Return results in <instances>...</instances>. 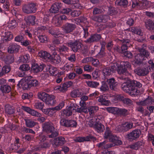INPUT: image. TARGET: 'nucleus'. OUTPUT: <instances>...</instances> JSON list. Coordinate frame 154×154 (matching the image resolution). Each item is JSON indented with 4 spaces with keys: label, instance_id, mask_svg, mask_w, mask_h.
<instances>
[{
    "label": "nucleus",
    "instance_id": "f257e3e1",
    "mask_svg": "<svg viewBox=\"0 0 154 154\" xmlns=\"http://www.w3.org/2000/svg\"><path fill=\"white\" fill-rule=\"evenodd\" d=\"M142 85L139 82L135 80H128L122 84L121 87L126 92L130 93L133 95H137L139 92L136 87L140 88Z\"/></svg>",
    "mask_w": 154,
    "mask_h": 154
},
{
    "label": "nucleus",
    "instance_id": "f03ea898",
    "mask_svg": "<svg viewBox=\"0 0 154 154\" xmlns=\"http://www.w3.org/2000/svg\"><path fill=\"white\" fill-rule=\"evenodd\" d=\"M130 66V64L128 62H122L120 64L117 63H113L110 69L112 72L116 70L119 74L126 75L128 74L127 68Z\"/></svg>",
    "mask_w": 154,
    "mask_h": 154
},
{
    "label": "nucleus",
    "instance_id": "7ed1b4c3",
    "mask_svg": "<svg viewBox=\"0 0 154 154\" xmlns=\"http://www.w3.org/2000/svg\"><path fill=\"white\" fill-rule=\"evenodd\" d=\"M42 128L44 131L48 133H51V135H48L50 138L55 137L58 135V133L55 131L54 124L51 122L44 123L43 125Z\"/></svg>",
    "mask_w": 154,
    "mask_h": 154
},
{
    "label": "nucleus",
    "instance_id": "20e7f679",
    "mask_svg": "<svg viewBox=\"0 0 154 154\" xmlns=\"http://www.w3.org/2000/svg\"><path fill=\"white\" fill-rule=\"evenodd\" d=\"M140 53L137 54L135 56L134 61L135 65H140L142 62L143 60L145 59V57H147L149 55V53L143 49H141L139 50Z\"/></svg>",
    "mask_w": 154,
    "mask_h": 154
},
{
    "label": "nucleus",
    "instance_id": "39448f33",
    "mask_svg": "<svg viewBox=\"0 0 154 154\" xmlns=\"http://www.w3.org/2000/svg\"><path fill=\"white\" fill-rule=\"evenodd\" d=\"M67 45L71 48L72 50L75 52H76L81 49L82 44L79 41L75 40L74 41L70 40L66 43Z\"/></svg>",
    "mask_w": 154,
    "mask_h": 154
},
{
    "label": "nucleus",
    "instance_id": "423d86ee",
    "mask_svg": "<svg viewBox=\"0 0 154 154\" xmlns=\"http://www.w3.org/2000/svg\"><path fill=\"white\" fill-rule=\"evenodd\" d=\"M23 12L26 14L35 13L36 11L35 4L31 3L23 5L22 8Z\"/></svg>",
    "mask_w": 154,
    "mask_h": 154
},
{
    "label": "nucleus",
    "instance_id": "0eeeda50",
    "mask_svg": "<svg viewBox=\"0 0 154 154\" xmlns=\"http://www.w3.org/2000/svg\"><path fill=\"white\" fill-rule=\"evenodd\" d=\"M140 133V131L139 130H136L133 131L127 134V138L130 141H131L134 140H136L139 137Z\"/></svg>",
    "mask_w": 154,
    "mask_h": 154
},
{
    "label": "nucleus",
    "instance_id": "6e6552de",
    "mask_svg": "<svg viewBox=\"0 0 154 154\" xmlns=\"http://www.w3.org/2000/svg\"><path fill=\"white\" fill-rule=\"evenodd\" d=\"M92 19L96 21L100 22L105 23L107 21L110 19L109 16L106 14H102L98 16L93 17Z\"/></svg>",
    "mask_w": 154,
    "mask_h": 154
},
{
    "label": "nucleus",
    "instance_id": "1a4fd4ad",
    "mask_svg": "<svg viewBox=\"0 0 154 154\" xmlns=\"http://www.w3.org/2000/svg\"><path fill=\"white\" fill-rule=\"evenodd\" d=\"M76 28V25L74 24L67 23L63 26V30L66 33L72 32Z\"/></svg>",
    "mask_w": 154,
    "mask_h": 154
},
{
    "label": "nucleus",
    "instance_id": "9d476101",
    "mask_svg": "<svg viewBox=\"0 0 154 154\" xmlns=\"http://www.w3.org/2000/svg\"><path fill=\"white\" fill-rule=\"evenodd\" d=\"M52 140V143L57 146H62L65 143V140L64 137L60 136L55 138L51 140Z\"/></svg>",
    "mask_w": 154,
    "mask_h": 154
},
{
    "label": "nucleus",
    "instance_id": "9b49d317",
    "mask_svg": "<svg viewBox=\"0 0 154 154\" xmlns=\"http://www.w3.org/2000/svg\"><path fill=\"white\" fill-rule=\"evenodd\" d=\"M134 72L140 76H145L147 75L149 71L147 68L138 67L134 70Z\"/></svg>",
    "mask_w": 154,
    "mask_h": 154
},
{
    "label": "nucleus",
    "instance_id": "f8f14e48",
    "mask_svg": "<svg viewBox=\"0 0 154 154\" xmlns=\"http://www.w3.org/2000/svg\"><path fill=\"white\" fill-rule=\"evenodd\" d=\"M101 38V36L100 34H96L91 35L90 38L85 41V42L88 43L97 42Z\"/></svg>",
    "mask_w": 154,
    "mask_h": 154
},
{
    "label": "nucleus",
    "instance_id": "ddd939ff",
    "mask_svg": "<svg viewBox=\"0 0 154 154\" xmlns=\"http://www.w3.org/2000/svg\"><path fill=\"white\" fill-rule=\"evenodd\" d=\"M122 43L121 47L122 53H124L127 50L128 47L130 46L132 44V42L129 39H122L121 40Z\"/></svg>",
    "mask_w": 154,
    "mask_h": 154
},
{
    "label": "nucleus",
    "instance_id": "4468645a",
    "mask_svg": "<svg viewBox=\"0 0 154 154\" xmlns=\"http://www.w3.org/2000/svg\"><path fill=\"white\" fill-rule=\"evenodd\" d=\"M153 102L154 100L152 97H149L145 100L137 102L136 103L138 105L145 106L151 105Z\"/></svg>",
    "mask_w": 154,
    "mask_h": 154
},
{
    "label": "nucleus",
    "instance_id": "2eb2a0df",
    "mask_svg": "<svg viewBox=\"0 0 154 154\" xmlns=\"http://www.w3.org/2000/svg\"><path fill=\"white\" fill-rule=\"evenodd\" d=\"M133 126L132 123L126 122L119 126L118 128L120 131H126L131 128Z\"/></svg>",
    "mask_w": 154,
    "mask_h": 154
},
{
    "label": "nucleus",
    "instance_id": "dca6fc26",
    "mask_svg": "<svg viewBox=\"0 0 154 154\" xmlns=\"http://www.w3.org/2000/svg\"><path fill=\"white\" fill-rule=\"evenodd\" d=\"M2 34L1 36L2 39L3 41H9L13 38V35L11 32H2Z\"/></svg>",
    "mask_w": 154,
    "mask_h": 154
},
{
    "label": "nucleus",
    "instance_id": "f3484780",
    "mask_svg": "<svg viewBox=\"0 0 154 154\" xmlns=\"http://www.w3.org/2000/svg\"><path fill=\"white\" fill-rule=\"evenodd\" d=\"M17 86L19 88H22L24 90H26L30 88L29 82H28L24 80H21L20 81Z\"/></svg>",
    "mask_w": 154,
    "mask_h": 154
},
{
    "label": "nucleus",
    "instance_id": "a211bd4d",
    "mask_svg": "<svg viewBox=\"0 0 154 154\" xmlns=\"http://www.w3.org/2000/svg\"><path fill=\"white\" fill-rule=\"evenodd\" d=\"M20 48V46L16 44H12L8 47V52L10 54L18 52Z\"/></svg>",
    "mask_w": 154,
    "mask_h": 154
},
{
    "label": "nucleus",
    "instance_id": "6ab92c4d",
    "mask_svg": "<svg viewBox=\"0 0 154 154\" xmlns=\"http://www.w3.org/2000/svg\"><path fill=\"white\" fill-rule=\"evenodd\" d=\"M45 67V66L44 64L39 66L37 64H34L32 65L31 69L34 72L37 73L42 71Z\"/></svg>",
    "mask_w": 154,
    "mask_h": 154
},
{
    "label": "nucleus",
    "instance_id": "aec40b11",
    "mask_svg": "<svg viewBox=\"0 0 154 154\" xmlns=\"http://www.w3.org/2000/svg\"><path fill=\"white\" fill-rule=\"evenodd\" d=\"M55 99V97L54 95L48 94V96L45 102L48 105H53L56 103V100Z\"/></svg>",
    "mask_w": 154,
    "mask_h": 154
},
{
    "label": "nucleus",
    "instance_id": "412c9836",
    "mask_svg": "<svg viewBox=\"0 0 154 154\" xmlns=\"http://www.w3.org/2000/svg\"><path fill=\"white\" fill-rule=\"evenodd\" d=\"M50 58L49 60L54 64H57L61 62V58L58 54H56L51 55Z\"/></svg>",
    "mask_w": 154,
    "mask_h": 154
},
{
    "label": "nucleus",
    "instance_id": "4be33fe9",
    "mask_svg": "<svg viewBox=\"0 0 154 154\" xmlns=\"http://www.w3.org/2000/svg\"><path fill=\"white\" fill-rule=\"evenodd\" d=\"M38 55L42 59L49 60L51 57L50 54L45 51H40L38 53Z\"/></svg>",
    "mask_w": 154,
    "mask_h": 154
},
{
    "label": "nucleus",
    "instance_id": "5701e85b",
    "mask_svg": "<svg viewBox=\"0 0 154 154\" xmlns=\"http://www.w3.org/2000/svg\"><path fill=\"white\" fill-rule=\"evenodd\" d=\"M60 4L57 3H55L52 5L50 9V12L54 14L57 13L60 7Z\"/></svg>",
    "mask_w": 154,
    "mask_h": 154
},
{
    "label": "nucleus",
    "instance_id": "b1692460",
    "mask_svg": "<svg viewBox=\"0 0 154 154\" xmlns=\"http://www.w3.org/2000/svg\"><path fill=\"white\" fill-rule=\"evenodd\" d=\"M35 17L33 15L28 16L25 18V20L27 24L32 25H34L35 23Z\"/></svg>",
    "mask_w": 154,
    "mask_h": 154
},
{
    "label": "nucleus",
    "instance_id": "393cba45",
    "mask_svg": "<svg viewBox=\"0 0 154 154\" xmlns=\"http://www.w3.org/2000/svg\"><path fill=\"white\" fill-rule=\"evenodd\" d=\"M111 89L115 90L117 85V83L115 82L114 78L108 79L107 81Z\"/></svg>",
    "mask_w": 154,
    "mask_h": 154
},
{
    "label": "nucleus",
    "instance_id": "a878e982",
    "mask_svg": "<svg viewBox=\"0 0 154 154\" xmlns=\"http://www.w3.org/2000/svg\"><path fill=\"white\" fill-rule=\"evenodd\" d=\"M112 134L110 129L108 127L106 128V130L104 134V137L106 139H109V141L111 140L115 136Z\"/></svg>",
    "mask_w": 154,
    "mask_h": 154
},
{
    "label": "nucleus",
    "instance_id": "bb28decb",
    "mask_svg": "<svg viewBox=\"0 0 154 154\" xmlns=\"http://www.w3.org/2000/svg\"><path fill=\"white\" fill-rule=\"evenodd\" d=\"M107 141H105L97 144V146L102 149H108L114 146L112 143H107Z\"/></svg>",
    "mask_w": 154,
    "mask_h": 154
},
{
    "label": "nucleus",
    "instance_id": "cd10ccee",
    "mask_svg": "<svg viewBox=\"0 0 154 154\" xmlns=\"http://www.w3.org/2000/svg\"><path fill=\"white\" fill-rule=\"evenodd\" d=\"M150 2L147 0H142L141 2H140L139 7L141 9H146L150 7Z\"/></svg>",
    "mask_w": 154,
    "mask_h": 154
},
{
    "label": "nucleus",
    "instance_id": "c85d7f7f",
    "mask_svg": "<svg viewBox=\"0 0 154 154\" xmlns=\"http://www.w3.org/2000/svg\"><path fill=\"white\" fill-rule=\"evenodd\" d=\"M98 132L100 133L103 131L104 129V126L100 123H96L94 128Z\"/></svg>",
    "mask_w": 154,
    "mask_h": 154
},
{
    "label": "nucleus",
    "instance_id": "c756f323",
    "mask_svg": "<svg viewBox=\"0 0 154 154\" xmlns=\"http://www.w3.org/2000/svg\"><path fill=\"white\" fill-rule=\"evenodd\" d=\"M4 60L6 64H10L14 62V57L12 55L8 54L5 57Z\"/></svg>",
    "mask_w": 154,
    "mask_h": 154
},
{
    "label": "nucleus",
    "instance_id": "7c9ffc66",
    "mask_svg": "<svg viewBox=\"0 0 154 154\" xmlns=\"http://www.w3.org/2000/svg\"><path fill=\"white\" fill-rule=\"evenodd\" d=\"M50 146V144L48 142L39 143V145L38 146H37L35 149L36 150L38 151L40 150L41 148H46Z\"/></svg>",
    "mask_w": 154,
    "mask_h": 154
},
{
    "label": "nucleus",
    "instance_id": "2f4dec72",
    "mask_svg": "<svg viewBox=\"0 0 154 154\" xmlns=\"http://www.w3.org/2000/svg\"><path fill=\"white\" fill-rule=\"evenodd\" d=\"M38 98L42 101H43L45 102L46 100V99L47 98L48 96V94L44 92H39L37 94Z\"/></svg>",
    "mask_w": 154,
    "mask_h": 154
},
{
    "label": "nucleus",
    "instance_id": "473e14b6",
    "mask_svg": "<svg viewBox=\"0 0 154 154\" xmlns=\"http://www.w3.org/2000/svg\"><path fill=\"white\" fill-rule=\"evenodd\" d=\"M86 83L88 87L92 88H97L99 85V82L93 81H86Z\"/></svg>",
    "mask_w": 154,
    "mask_h": 154
},
{
    "label": "nucleus",
    "instance_id": "72a5a7b5",
    "mask_svg": "<svg viewBox=\"0 0 154 154\" xmlns=\"http://www.w3.org/2000/svg\"><path fill=\"white\" fill-rule=\"evenodd\" d=\"M106 110L109 112L114 115H117L119 108L116 107H110L105 108Z\"/></svg>",
    "mask_w": 154,
    "mask_h": 154
},
{
    "label": "nucleus",
    "instance_id": "f704fd0d",
    "mask_svg": "<svg viewBox=\"0 0 154 154\" xmlns=\"http://www.w3.org/2000/svg\"><path fill=\"white\" fill-rule=\"evenodd\" d=\"M54 107L45 109L42 110V112L45 114L51 116L55 112Z\"/></svg>",
    "mask_w": 154,
    "mask_h": 154
},
{
    "label": "nucleus",
    "instance_id": "c9c22d12",
    "mask_svg": "<svg viewBox=\"0 0 154 154\" xmlns=\"http://www.w3.org/2000/svg\"><path fill=\"white\" fill-rule=\"evenodd\" d=\"M88 109L90 116H93L95 112L99 109V107L97 106H90L88 107Z\"/></svg>",
    "mask_w": 154,
    "mask_h": 154
},
{
    "label": "nucleus",
    "instance_id": "e433bc0d",
    "mask_svg": "<svg viewBox=\"0 0 154 154\" xmlns=\"http://www.w3.org/2000/svg\"><path fill=\"white\" fill-rule=\"evenodd\" d=\"M11 68L9 66H5L3 67L2 71L0 72V77L2 76L5 74L8 73L11 70Z\"/></svg>",
    "mask_w": 154,
    "mask_h": 154
},
{
    "label": "nucleus",
    "instance_id": "4c0bfd02",
    "mask_svg": "<svg viewBox=\"0 0 154 154\" xmlns=\"http://www.w3.org/2000/svg\"><path fill=\"white\" fill-rule=\"evenodd\" d=\"M26 122V126L29 128H32L35 126L37 123L35 122L33 120L29 119H25Z\"/></svg>",
    "mask_w": 154,
    "mask_h": 154
},
{
    "label": "nucleus",
    "instance_id": "58836bf2",
    "mask_svg": "<svg viewBox=\"0 0 154 154\" xmlns=\"http://www.w3.org/2000/svg\"><path fill=\"white\" fill-rule=\"evenodd\" d=\"M61 114L66 116H69L72 115V112L69 107L68 106L65 109L62 111Z\"/></svg>",
    "mask_w": 154,
    "mask_h": 154
},
{
    "label": "nucleus",
    "instance_id": "ea45409f",
    "mask_svg": "<svg viewBox=\"0 0 154 154\" xmlns=\"http://www.w3.org/2000/svg\"><path fill=\"white\" fill-rule=\"evenodd\" d=\"M82 93L79 92L77 90H74L70 93V96L73 98H75L77 97H80L82 96Z\"/></svg>",
    "mask_w": 154,
    "mask_h": 154
},
{
    "label": "nucleus",
    "instance_id": "a19ab883",
    "mask_svg": "<svg viewBox=\"0 0 154 154\" xmlns=\"http://www.w3.org/2000/svg\"><path fill=\"white\" fill-rule=\"evenodd\" d=\"M129 30L134 33L140 36H142L143 35V32L140 29L136 27H132L129 29Z\"/></svg>",
    "mask_w": 154,
    "mask_h": 154
},
{
    "label": "nucleus",
    "instance_id": "79ce46f5",
    "mask_svg": "<svg viewBox=\"0 0 154 154\" xmlns=\"http://www.w3.org/2000/svg\"><path fill=\"white\" fill-rule=\"evenodd\" d=\"M0 89L3 93H8L11 91V88L9 85H2L1 86Z\"/></svg>",
    "mask_w": 154,
    "mask_h": 154
},
{
    "label": "nucleus",
    "instance_id": "37998d69",
    "mask_svg": "<svg viewBox=\"0 0 154 154\" xmlns=\"http://www.w3.org/2000/svg\"><path fill=\"white\" fill-rule=\"evenodd\" d=\"M52 22L56 26H58L60 25L61 21L58 15H57L53 17Z\"/></svg>",
    "mask_w": 154,
    "mask_h": 154
},
{
    "label": "nucleus",
    "instance_id": "c03bdc74",
    "mask_svg": "<svg viewBox=\"0 0 154 154\" xmlns=\"http://www.w3.org/2000/svg\"><path fill=\"white\" fill-rule=\"evenodd\" d=\"M112 142L113 143H112L113 144V145L115 146V145H121L122 144V142L121 141L118 139L117 137L115 135L114 137L112 139H111V140L110 141Z\"/></svg>",
    "mask_w": 154,
    "mask_h": 154
},
{
    "label": "nucleus",
    "instance_id": "a18cd8bd",
    "mask_svg": "<svg viewBox=\"0 0 154 154\" xmlns=\"http://www.w3.org/2000/svg\"><path fill=\"white\" fill-rule=\"evenodd\" d=\"M145 25L148 29L151 30L154 29V23L150 20H148L145 22Z\"/></svg>",
    "mask_w": 154,
    "mask_h": 154
},
{
    "label": "nucleus",
    "instance_id": "49530a36",
    "mask_svg": "<svg viewBox=\"0 0 154 154\" xmlns=\"http://www.w3.org/2000/svg\"><path fill=\"white\" fill-rule=\"evenodd\" d=\"M5 112L8 114H11L14 113V110L13 108L9 104L6 105L5 106Z\"/></svg>",
    "mask_w": 154,
    "mask_h": 154
},
{
    "label": "nucleus",
    "instance_id": "de8ad7c7",
    "mask_svg": "<svg viewBox=\"0 0 154 154\" xmlns=\"http://www.w3.org/2000/svg\"><path fill=\"white\" fill-rule=\"evenodd\" d=\"M128 110L124 108H119L117 115L126 116L128 114Z\"/></svg>",
    "mask_w": 154,
    "mask_h": 154
},
{
    "label": "nucleus",
    "instance_id": "09e8293b",
    "mask_svg": "<svg viewBox=\"0 0 154 154\" xmlns=\"http://www.w3.org/2000/svg\"><path fill=\"white\" fill-rule=\"evenodd\" d=\"M17 25L16 21L15 20H13L9 22L8 27L10 29H13L16 28Z\"/></svg>",
    "mask_w": 154,
    "mask_h": 154
},
{
    "label": "nucleus",
    "instance_id": "8fccbe9b",
    "mask_svg": "<svg viewBox=\"0 0 154 154\" xmlns=\"http://www.w3.org/2000/svg\"><path fill=\"white\" fill-rule=\"evenodd\" d=\"M95 122L94 118L92 117L91 119H89L86 122V124L87 126H88L89 127L94 128L95 124Z\"/></svg>",
    "mask_w": 154,
    "mask_h": 154
},
{
    "label": "nucleus",
    "instance_id": "3c124183",
    "mask_svg": "<svg viewBox=\"0 0 154 154\" xmlns=\"http://www.w3.org/2000/svg\"><path fill=\"white\" fill-rule=\"evenodd\" d=\"M29 55L26 54L20 57L19 61L20 63H26L29 60Z\"/></svg>",
    "mask_w": 154,
    "mask_h": 154
},
{
    "label": "nucleus",
    "instance_id": "603ef678",
    "mask_svg": "<svg viewBox=\"0 0 154 154\" xmlns=\"http://www.w3.org/2000/svg\"><path fill=\"white\" fill-rule=\"evenodd\" d=\"M73 67L74 66L72 64H66L64 66L63 68L64 70L68 72V71L73 70Z\"/></svg>",
    "mask_w": 154,
    "mask_h": 154
},
{
    "label": "nucleus",
    "instance_id": "864d4df0",
    "mask_svg": "<svg viewBox=\"0 0 154 154\" xmlns=\"http://www.w3.org/2000/svg\"><path fill=\"white\" fill-rule=\"evenodd\" d=\"M44 103H43L38 102L35 103L34 107L36 109L41 110L42 111L44 106Z\"/></svg>",
    "mask_w": 154,
    "mask_h": 154
},
{
    "label": "nucleus",
    "instance_id": "5fc2aeb1",
    "mask_svg": "<svg viewBox=\"0 0 154 154\" xmlns=\"http://www.w3.org/2000/svg\"><path fill=\"white\" fill-rule=\"evenodd\" d=\"M112 72L110 68H106L103 70V73L106 77V76L109 75Z\"/></svg>",
    "mask_w": 154,
    "mask_h": 154
},
{
    "label": "nucleus",
    "instance_id": "6e6d98bb",
    "mask_svg": "<svg viewBox=\"0 0 154 154\" xmlns=\"http://www.w3.org/2000/svg\"><path fill=\"white\" fill-rule=\"evenodd\" d=\"M117 5L125 6L128 4L127 0H117L115 2Z\"/></svg>",
    "mask_w": 154,
    "mask_h": 154
},
{
    "label": "nucleus",
    "instance_id": "4d7b16f0",
    "mask_svg": "<svg viewBox=\"0 0 154 154\" xmlns=\"http://www.w3.org/2000/svg\"><path fill=\"white\" fill-rule=\"evenodd\" d=\"M30 69V67L29 66L26 64H23L19 67L20 69L22 71H27L29 70Z\"/></svg>",
    "mask_w": 154,
    "mask_h": 154
},
{
    "label": "nucleus",
    "instance_id": "13d9d810",
    "mask_svg": "<svg viewBox=\"0 0 154 154\" xmlns=\"http://www.w3.org/2000/svg\"><path fill=\"white\" fill-rule=\"evenodd\" d=\"M39 41L41 42H46L48 40V38L45 35H40L37 36Z\"/></svg>",
    "mask_w": 154,
    "mask_h": 154
},
{
    "label": "nucleus",
    "instance_id": "bf43d9fd",
    "mask_svg": "<svg viewBox=\"0 0 154 154\" xmlns=\"http://www.w3.org/2000/svg\"><path fill=\"white\" fill-rule=\"evenodd\" d=\"M98 101V102H100L102 104L105 105H107L109 103V101L106 100L105 98H103L102 96H100L99 97Z\"/></svg>",
    "mask_w": 154,
    "mask_h": 154
},
{
    "label": "nucleus",
    "instance_id": "052dcab7",
    "mask_svg": "<svg viewBox=\"0 0 154 154\" xmlns=\"http://www.w3.org/2000/svg\"><path fill=\"white\" fill-rule=\"evenodd\" d=\"M68 122L69 125H68V127H76L77 126V123L75 120L68 119Z\"/></svg>",
    "mask_w": 154,
    "mask_h": 154
},
{
    "label": "nucleus",
    "instance_id": "680f3d73",
    "mask_svg": "<svg viewBox=\"0 0 154 154\" xmlns=\"http://www.w3.org/2000/svg\"><path fill=\"white\" fill-rule=\"evenodd\" d=\"M68 119H62L60 121V125L66 127H68Z\"/></svg>",
    "mask_w": 154,
    "mask_h": 154
},
{
    "label": "nucleus",
    "instance_id": "e2e57ef3",
    "mask_svg": "<svg viewBox=\"0 0 154 154\" xmlns=\"http://www.w3.org/2000/svg\"><path fill=\"white\" fill-rule=\"evenodd\" d=\"M69 49L67 47L63 45L60 46L58 48V51L60 52H66L68 51Z\"/></svg>",
    "mask_w": 154,
    "mask_h": 154
},
{
    "label": "nucleus",
    "instance_id": "0e129e2a",
    "mask_svg": "<svg viewBox=\"0 0 154 154\" xmlns=\"http://www.w3.org/2000/svg\"><path fill=\"white\" fill-rule=\"evenodd\" d=\"M50 73L54 76H56L58 73V71L57 68L51 67L49 69Z\"/></svg>",
    "mask_w": 154,
    "mask_h": 154
},
{
    "label": "nucleus",
    "instance_id": "69168bd1",
    "mask_svg": "<svg viewBox=\"0 0 154 154\" xmlns=\"http://www.w3.org/2000/svg\"><path fill=\"white\" fill-rule=\"evenodd\" d=\"M29 114L33 116L37 117H39L41 116V115L40 113L32 109Z\"/></svg>",
    "mask_w": 154,
    "mask_h": 154
},
{
    "label": "nucleus",
    "instance_id": "338daca9",
    "mask_svg": "<svg viewBox=\"0 0 154 154\" xmlns=\"http://www.w3.org/2000/svg\"><path fill=\"white\" fill-rule=\"evenodd\" d=\"M73 84L72 82L71 81H69L66 82L63 84L62 86V88L64 90H66L67 88L72 85Z\"/></svg>",
    "mask_w": 154,
    "mask_h": 154
},
{
    "label": "nucleus",
    "instance_id": "774afa93",
    "mask_svg": "<svg viewBox=\"0 0 154 154\" xmlns=\"http://www.w3.org/2000/svg\"><path fill=\"white\" fill-rule=\"evenodd\" d=\"M88 111H87V108L83 106H81L80 107H78L77 109V112L78 113H81L84 112L85 113H87L88 112Z\"/></svg>",
    "mask_w": 154,
    "mask_h": 154
}]
</instances>
